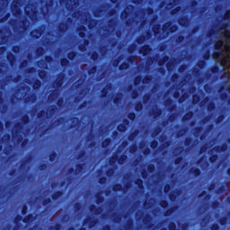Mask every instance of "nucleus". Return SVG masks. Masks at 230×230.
<instances>
[{"label":"nucleus","instance_id":"37998d69","mask_svg":"<svg viewBox=\"0 0 230 230\" xmlns=\"http://www.w3.org/2000/svg\"><path fill=\"white\" fill-rule=\"evenodd\" d=\"M199 138H200L201 141H203L204 136H201Z\"/></svg>","mask_w":230,"mask_h":230},{"label":"nucleus","instance_id":"09e8293b","mask_svg":"<svg viewBox=\"0 0 230 230\" xmlns=\"http://www.w3.org/2000/svg\"><path fill=\"white\" fill-rule=\"evenodd\" d=\"M183 130H189V128H183Z\"/></svg>","mask_w":230,"mask_h":230},{"label":"nucleus","instance_id":"423d86ee","mask_svg":"<svg viewBox=\"0 0 230 230\" xmlns=\"http://www.w3.org/2000/svg\"><path fill=\"white\" fill-rule=\"evenodd\" d=\"M192 143H193V138L190 137H187L184 139V146H185L186 147L191 148Z\"/></svg>","mask_w":230,"mask_h":230},{"label":"nucleus","instance_id":"6ab92c4d","mask_svg":"<svg viewBox=\"0 0 230 230\" xmlns=\"http://www.w3.org/2000/svg\"><path fill=\"white\" fill-rule=\"evenodd\" d=\"M229 19H230V10H227L224 15V20H229Z\"/></svg>","mask_w":230,"mask_h":230},{"label":"nucleus","instance_id":"412c9836","mask_svg":"<svg viewBox=\"0 0 230 230\" xmlns=\"http://www.w3.org/2000/svg\"><path fill=\"white\" fill-rule=\"evenodd\" d=\"M181 160H182L181 157H179V158L174 159V161H173L174 165L180 164L181 162Z\"/></svg>","mask_w":230,"mask_h":230},{"label":"nucleus","instance_id":"e433bc0d","mask_svg":"<svg viewBox=\"0 0 230 230\" xmlns=\"http://www.w3.org/2000/svg\"><path fill=\"white\" fill-rule=\"evenodd\" d=\"M177 88H181V86H178V85H173V89H177Z\"/></svg>","mask_w":230,"mask_h":230},{"label":"nucleus","instance_id":"58836bf2","mask_svg":"<svg viewBox=\"0 0 230 230\" xmlns=\"http://www.w3.org/2000/svg\"><path fill=\"white\" fill-rule=\"evenodd\" d=\"M205 121L206 122L209 121V118L208 117L205 118Z\"/></svg>","mask_w":230,"mask_h":230},{"label":"nucleus","instance_id":"a878e982","mask_svg":"<svg viewBox=\"0 0 230 230\" xmlns=\"http://www.w3.org/2000/svg\"><path fill=\"white\" fill-rule=\"evenodd\" d=\"M194 130H196L197 133H200L202 131V127H198L194 128Z\"/></svg>","mask_w":230,"mask_h":230},{"label":"nucleus","instance_id":"f03ea898","mask_svg":"<svg viewBox=\"0 0 230 230\" xmlns=\"http://www.w3.org/2000/svg\"><path fill=\"white\" fill-rule=\"evenodd\" d=\"M189 174L193 175L194 177L198 178L201 176L202 172L199 168L192 167L189 170Z\"/></svg>","mask_w":230,"mask_h":230},{"label":"nucleus","instance_id":"a211bd4d","mask_svg":"<svg viewBox=\"0 0 230 230\" xmlns=\"http://www.w3.org/2000/svg\"><path fill=\"white\" fill-rule=\"evenodd\" d=\"M216 183L212 182L208 185V191H213L215 190Z\"/></svg>","mask_w":230,"mask_h":230},{"label":"nucleus","instance_id":"c9c22d12","mask_svg":"<svg viewBox=\"0 0 230 230\" xmlns=\"http://www.w3.org/2000/svg\"><path fill=\"white\" fill-rule=\"evenodd\" d=\"M177 77H178L177 74L174 73V74H173V79L175 80Z\"/></svg>","mask_w":230,"mask_h":230},{"label":"nucleus","instance_id":"13d9d810","mask_svg":"<svg viewBox=\"0 0 230 230\" xmlns=\"http://www.w3.org/2000/svg\"><path fill=\"white\" fill-rule=\"evenodd\" d=\"M174 119H175V113H174Z\"/></svg>","mask_w":230,"mask_h":230},{"label":"nucleus","instance_id":"052dcab7","mask_svg":"<svg viewBox=\"0 0 230 230\" xmlns=\"http://www.w3.org/2000/svg\"><path fill=\"white\" fill-rule=\"evenodd\" d=\"M174 200H175V195H174Z\"/></svg>","mask_w":230,"mask_h":230},{"label":"nucleus","instance_id":"aec40b11","mask_svg":"<svg viewBox=\"0 0 230 230\" xmlns=\"http://www.w3.org/2000/svg\"><path fill=\"white\" fill-rule=\"evenodd\" d=\"M208 147L206 146H203L199 148V154H204L207 152Z\"/></svg>","mask_w":230,"mask_h":230},{"label":"nucleus","instance_id":"473e14b6","mask_svg":"<svg viewBox=\"0 0 230 230\" xmlns=\"http://www.w3.org/2000/svg\"><path fill=\"white\" fill-rule=\"evenodd\" d=\"M199 99V96H197L196 94H194L193 96H192V100H193V102H196V99Z\"/></svg>","mask_w":230,"mask_h":230},{"label":"nucleus","instance_id":"cd10ccee","mask_svg":"<svg viewBox=\"0 0 230 230\" xmlns=\"http://www.w3.org/2000/svg\"><path fill=\"white\" fill-rule=\"evenodd\" d=\"M209 100H210V98H209L208 96H207V97H205V98L203 99V102H204V103H207V102H209Z\"/></svg>","mask_w":230,"mask_h":230},{"label":"nucleus","instance_id":"f8f14e48","mask_svg":"<svg viewBox=\"0 0 230 230\" xmlns=\"http://www.w3.org/2000/svg\"><path fill=\"white\" fill-rule=\"evenodd\" d=\"M197 66L199 69H204V67H206V61L205 60H199L197 64Z\"/></svg>","mask_w":230,"mask_h":230},{"label":"nucleus","instance_id":"603ef678","mask_svg":"<svg viewBox=\"0 0 230 230\" xmlns=\"http://www.w3.org/2000/svg\"><path fill=\"white\" fill-rule=\"evenodd\" d=\"M228 92L230 93V86L228 87Z\"/></svg>","mask_w":230,"mask_h":230},{"label":"nucleus","instance_id":"ea45409f","mask_svg":"<svg viewBox=\"0 0 230 230\" xmlns=\"http://www.w3.org/2000/svg\"><path fill=\"white\" fill-rule=\"evenodd\" d=\"M208 87V84H205L204 85V88H205V90L207 91V88Z\"/></svg>","mask_w":230,"mask_h":230},{"label":"nucleus","instance_id":"9b49d317","mask_svg":"<svg viewBox=\"0 0 230 230\" xmlns=\"http://www.w3.org/2000/svg\"><path fill=\"white\" fill-rule=\"evenodd\" d=\"M228 222L227 217H222L219 218V225L220 226H226Z\"/></svg>","mask_w":230,"mask_h":230},{"label":"nucleus","instance_id":"4468645a","mask_svg":"<svg viewBox=\"0 0 230 230\" xmlns=\"http://www.w3.org/2000/svg\"><path fill=\"white\" fill-rule=\"evenodd\" d=\"M187 98H188L187 93H184V94H182V95L178 99V102H179L180 103H182V102H185V100H186Z\"/></svg>","mask_w":230,"mask_h":230},{"label":"nucleus","instance_id":"c85d7f7f","mask_svg":"<svg viewBox=\"0 0 230 230\" xmlns=\"http://www.w3.org/2000/svg\"><path fill=\"white\" fill-rule=\"evenodd\" d=\"M206 193V190L201 191L199 195V198H203Z\"/></svg>","mask_w":230,"mask_h":230},{"label":"nucleus","instance_id":"7ed1b4c3","mask_svg":"<svg viewBox=\"0 0 230 230\" xmlns=\"http://www.w3.org/2000/svg\"><path fill=\"white\" fill-rule=\"evenodd\" d=\"M213 149H211L210 151H208V161L210 164H215L216 161L218 159V155L217 154H213Z\"/></svg>","mask_w":230,"mask_h":230},{"label":"nucleus","instance_id":"5fc2aeb1","mask_svg":"<svg viewBox=\"0 0 230 230\" xmlns=\"http://www.w3.org/2000/svg\"><path fill=\"white\" fill-rule=\"evenodd\" d=\"M219 190H223V188H220Z\"/></svg>","mask_w":230,"mask_h":230},{"label":"nucleus","instance_id":"2f4dec72","mask_svg":"<svg viewBox=\"0 0 230 230\" xmlns=\"http://www.w3.org/2000/svg\"><path fill=\"white\" fill-rule=\"evenodd\" d=\"M178 40H179V41L184 40V37H183V36H179V37H178Z\"/></svg>","mask_w":230,"mask_h":230},{"label":"nucleus","instance_id":"5701e85b","mask_svg":"<svg viewBox=\"0 0 230 230\" xmlns=\"http://www.w3.org/2000/svg\"><path fill=\"white\" fill-rule=\"evenodd\" d=\"M214 34H215V30H211V31H208L207 36L208 37H212Z\"/></svg>","mask_w":230,"mask_h":230},{"label":"nucleus","instance_id":"79ce46f5","mask_svg":"<svg viewBox=\"0 0 230 230\" xmlns=\"http://www.w3.org/2000/svg\"><path fill=\"white\" fill-rule=\"evenodd\" d=\"M227 26H228L227 23H226V24L223 25L224 28H226Z\"/></svg>","mask_w":230,"mask_h":230},{"label":"nucleus","instance_id":"4d7b16f0","mask_svg":"<svg viewBox=\"0 0 230 230\" xmlns=\"http://www.w3.org/2000/svg\"><path fill=\"white\" fill-rule=\"evenodd\" d=\"M216 11H217V7H216Z\"/></svg>","mask_w":230,"mask_h":230},{"label":"nucleus","instance_id":"49530a36","mask_svg":"<svg viewBox=\"0 0 230 230\" xmlns=\"http://www.w3.org/2000/svg\"><path fill=\"white\" fill-rule=\"evenodd\" d=\"M173 230H176V225L173 224Z\"/></svg>","mask_w":230,"mask_h":230},{"label":"nucleus","instance_id":"bb28decb","mask_svg":"<svg viewBox=\"0 0 230 230\" xmlns=\"http://www.w3.org/2000/svg\"><path fill=\"white\" fill-rule=\"evenodd\" d=\"M222 55V52L221 51H217V52H215L214 53V57H220Z\"/></svg>","mask_w":230,"mask_h":230},{"label":"nucleus","instance_id":"4be33fe9","mask_svg":"<svg viewBox=\"0 0 230 230\" xmlns=\"http://www.w3.org/2000/svg\"><path fill=\"white\" fill-rule=\"evenodd\" d=\"M224 37L226 39L230 38V31L229 30H227L224 32Z\"/></svg>","mask_w":230,"mask_h":230},{"label":"nucleus","instance_id":"bf43d9fd","mask_svg":"<svg viewBox=\"0 0 230 230\" xmlns=\"http://www.w3.org/2000/svg\"><path fill=\"white\" fill-rule=\"evenodd\" d=\"M174 194H175V189H174Z\"/></svg>","mask_w":230,"mask_h":230},{"label":"nucleus","instance_id":"dca6fc26","mask_svg":"<svg viewBox=\"0 0 230 230\" xmlns=\"http://www.w3.org/2000/svg\"><path fill=\"white\" fill-rule=\"evenodd\" d=\"M211 57V54L209 51H207L204 55H203V59L206 61V60H209Z\"/></svg>","mask_w":230,"mask_h":230},{"label":"nucleus","instance_id":"7c9ffc66","mask_svg":"<svg viewBox=\"0 0 230 230\" xmlns=\"http://www.w3.org/2000/svg\"><path fill=\"white\" fill-rule=\"evenodd\" d=\"M203 161V157H200L198 161H197V165H199Z\"/></svg>","mask_w":230,"mask_h":230},{"label":"nucleus","instance_id":"4c0bfd02","mask_svg":"<svg viewBox=\"0 0 230 230\" xmlns=\"http://www.w3.org/2000/svg\"><path fill=\"white\" fill-rule=\"evenodd\" d=\"M225 89V86H221L219 89V92L223 91Z\"/></svg>","mask_w":230,"mask_h":230},{"label":"nucleus","instance_id":"c756f323","mask_svg":"<svg viewBox=\"0 0 230 230\" xmlns=\"http://www.w3.org/2000/svg\"><path fill=\"white\" fill-rule=\"evenodd\" d=\"M218 205H219V202H217V201H215L212 203V206L214 208H217Z\"/></svg>","mask_w":230,"mask_h":230},{"label":"nucleus","instance_id":"a19ab883","mask_svg":"<svg viewBox=\"0 0 230 230\" xmlns=\"http://www.w3.org/2000/svg\"><path fill=\"white\" fill-rule=\"evenodd\" d=\"M177 13L176 8L173 9V13L175 14Z\"/></svg>","mask_w":230,"mask_h":230},{"label":"nucleus","instance_id":"39448f33","mask_svg":"<svg viewBox=\"0 0 230 230\" xmlns=\"http://www.w3.org/2000/svg\"><path fill=\"white\" fill-rule=\"evenodd\" d=\"M226 149H227L226 144H222V146H217L212 148V150H214V152L216 153L226 152Z\"/></svg>","mask_w":230,"mask_h":230},{"label":"nucleus","instance_id":"b1692460","mask_svg":"<svg viewBox=\"0 0 230 230\" xmlns=\"http://www.w3.org/2000/svg\"><path fill=\"white\" fill-rule=\"evenodd\" d=\"M214 128H215V125L210 124L208 126V131H212Z\"/></svg>","mask_w":230,"mask_h":230},{"label":"nucleus","instance_id":"864d4df0","mask_svg":"<svg viewBox=\"0 0 230 230\" xmlns=\"http://www.w3.org/2000/svg\"><path fill=\"white\" fill-rule=\"evenodd\" d=\"M228 104H230V99L228 100Z\"/></svg>","mask_w":230,"mask_h":230},{"label":"nucleus","instance_id":"f3484780","mask_svg":"<svg viewBox=\"0 0 230 230\" xmlns=\"http://www.w3.org/2000/svg\"><path fill=\"white\" fill-rule=\"evenodd\" d=\"M228 98V95L226 93H223L220 94L221 101H226Z\"/></svg>","mask_w":230,"mask_h":230},{"label":"nucleus","instance_id":"c03bdc74","mask_svg":"<svg viewBox=\"0 0 230 230\" xmlns=\"http://www.w3.org/2000/svg\"><path fill=\"white\" fill-rule=\"evenodd\" d=\"M227 174L230 176V168L227 170Z\"/></svg>","mask_w":230,"mask_h":230},{"label":"nucleus","instance_id":"de8ad7c7","mask_svg":"<svg viewBox=\"0 0 230 230\" xmlns=\"http://www.w3.org/2000/svg\"><path fill=\"white\" fill-rule=\"evenodd\" d=\"M211 76V75L210 74H207V77H210Z\"/></svg>","mask_w":230,"mask_h":230},{"label":"nucleus","instance_id":"393cba45","mask_svg":"<svg viewBox=\"0 0 230 230\" xmlns=\"http://www.w3.org/2000/svg\"><path fill=\"white\" fill-rule=\"evenodd\" d=\"M199 4V3L197 2V0H192L190 5L191 6H197Z\"/></svg>","mask_w":230,"mask_h":230},{"label":"nucleus","instance_id":"72a5a7b5","mask_svg":"<svg viewBox=\"0 0 230 230\" xmlns=\"http://www.w3.org/2000/svg\"><path fill=\"white\" fill-rule=\"evenodd\" d=\"M178 94H179V93H177L174 92V93H173V98H174V99L178 98Z\"/></svg>","mask_w":230,"mask_h":230},{"label":"nucleus","instance_id":"ddd939ff","mask_svg":"<svg viewBox=\"0 0 230 230\" xmlns=\"http://www.w3.org/2000/svg\"><path fill=\"white\" fill-rule=\"evenodd\" d=\"M186 69H187V65L182 64V65L179 66L178 72L184 73Z\"/></svg>","mask_w":230,"mask_h":230},{"label":"nucleus","instance_id":"e2e57ef3","mask_svg":"<svg viewBox=\"0 0 230 230\" xmlns=\"http://www.w3.org/2000/svg\"><path fill=\"white\" fill-rule=\"evenodd\" d=\"M206 230H208V229H206Z\"/></svg>","mask_w":230,"mask_h":230},{"label":"nucleus","instance_id":"680f3d73","mask_svg":"<svg viewBox=\"0 0 230 230\" xmlns=\"http://www.w3.org/2000/svg\"><path fill=\"white\" fill-rule=\"evenodd\" d=\"M175 60H176V59L174 58V62H175Z\"/></svg>","mask_w":230,"mask_h":230},{"label":"nucleus","instance_id":"1a4fd4ad","mask_svg":"<svg viewBox=\"0 0 230 230\" xmlns=\"http://www.w3.org/2000/svg\"><path fill=\"white\" fill-rule=\"evenodd\" d=\"M207 109H208V112L215 111V109H216L215 102H208Z\"/></svg>","mask_w":230,"mask_h":230},{"label":"nucleus","instance_id":"6e6552de","mask_svg":"<svg viewBox=\"0 0 230 230\" xmlns=\"http://www.w3.org/2000/svg\"><path fill=\"white\" fill-rule=\"evenodd\" d=\"M224 41L223 40H218L215 43L214 48L215 49H217L218 51L223 48Z\"/></svg>","mask_w":230,"mask_h":230},{"label":"nucleus","instance_id":"f704fd0d","mask_svg":"<svg viewBox=\"0 0 230 230\" xmlns=\"http://www.w3.org/2000/svg\"><path fill=\"white\" fill-rule=\"evenodd\" d=\"M177 31V26L174 24L173 25V32H175Z\"/></svg>","mask_w":230,"mask_h":230},{"label":"nucleus","instance_id":"8fccbe9b","mask_svg":"<svg viewBox=\"0 0 230 230\" xmlns=\"http://www.w3.org/2000/svg\"><path fill=\"white\" fill-rule=\"evenodd\" d=\"M175 108H176V105L174 104V105H173V109L175 110Z\"/></svg>","mask_w":230,"mask_h":230},{"label":"nucleus","instance_id":"a18cd8bd","mask_svg":"<svg viewBox=\"0 0 230 230\" xmlns=\"http://www.w3.org/2000/svg\"><path fill=\"white\" fill-rule=\"evenodd\" d=\"M177 209V207L174 205L173 206V210L175 211Z\"/></svg>","mask_w":230,"mask_h":230},{"label":"nucleus","instance_id":"3c124183","mask_svg":"<svg viewBox=\"0 0 230 230\" xmlns=\"http://www.w3.org/2000/svg\"><path fill=\"white\" fill-rule=\"evenodd\" d=\"M185 227H186L185 226H182V229H183V230H184Z\"/></svg>","mask_w":230,"mask_h":230},{"label":"nucleus","instance_id":"9d476101","mask_svg":"<svg viewBox=\"0 0 230 230\" xmlns=\"http://www.w3.org/2000/svg\"><path fill=\"white\" fill-rule=\"evenodd\" d=\"M219 66L217 65H214L211 66L210 68V72L213 74V75H217V73L219 72Z\"/></svg>","mask_w":230,"mask_h":230},{"label":"nucleus","instance_id":"2eb2a0df","mask_svg":"<svg viewBox=\"0 0 230 230\" xmlns=\"http://www.w3.org/2000/svg\"><path fill=\"white\" fill-rule=\"evenodd\" d=\"M210 230H220V226L217 223H214L210 226Z\"/></svg>","mask_w":230,"mask_h":230},{"label":"nucleus","instance_id":"6e6d98bb","mask_svg":"<svg viewBox=\"0 0 230 230\" xmlns=\"http://www.w3.org/2000/svg\"><path fill=\"white\" fill-rule=\"evenodd\" d=\"M228 216L230 217V210H229Z\"/></svg>","mask_w":230,"mask_h":230},{"label":"nucleus","instance_id":"0eeeda50","mask_svg":"<svg viewBox=\"0 0 230 230\" xmlns=\"http://www.w3.org/2000/svg\"><path fill=\"white\" fill-rule=\"evenodd\" d=\"M226 119V116L224 114H220L215 120V123L217 125H219L220 123H222Z\"/></svg>","mask_w":230,"mask_h":230},{"label":"nucleus","instance_id":"f257e3e1","mask_svg":"<svg viewBox=\"0 0 230 230\" xmlns=\"http://www.w3.org/2000/svg\"><path fill=\"white\" fill-rule=\"evenodd\" d=\"M189 23H190V20L186 15L181 16L178 19V24L182 28L188 27Z\"/></svg>","mask_w":230,"mask_h":230},{"label":"nucleus","instance_id":"20e7f679","mask_svg":"<svg viewBox=\"0 0 230 230\" xmlns=\"http://www.w3.org/2000/svg\"><path fill=\"white\" fill-rule=\"evenodd\" d=\"M194 117V112L193 111H189L185 115L182 116L181 120L182 122H188L191 120Z\"/></svg>","mask_w":230,"mask_h":230}]
</instances>
